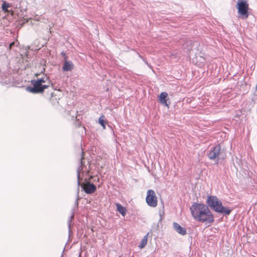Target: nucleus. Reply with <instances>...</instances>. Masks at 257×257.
I'll return each mask as SVG.
<instances>
[{
	"mask_svg": "<svg viewBox=\"0 0 257 257\" xmlns=\"http://www.w3.org/2000/svg\"><path fill=\"white\" fill-rule=\"evenodd\" d=\"M81 122H78V126H80L81 125Z\"/></svg>",
	"mask_w": 257,
	"mask_h": 257,
	"instance_id": "19",
	"label": "nucleus"
},
{
	"mask_svg": "<svg viewBox=\"0 0 257 257\" xmlns=\"http://www.w3.org/2000/svg\"><path fill=\"white\" fill-rule=\"evenodd\" d=\"M146 201L147 204L152 207H156L158 205V199L155 191L149 190L147 193Z\"/></svg>",
	"mask_w": 257,
	"mask_h": 257,
	"instance_id": "6",
	"label": "nucleus"
},
{
	"mask_svg": "<svg viewBox=\"0 0 257 257\" xmlns=\"http://www.w3.org/2000/svg\"><path fill=\"white\" fill-rule=\"evenodd\" d=\"M236 5L238 13L241 16L242 19H247L248 17V5L246 1L238 0Z\"/></svg>",
	"mask_w": 257,
	"mask_h": 257,
	"instance_id": "4",
	"label": "nucleus"
},
{
	"mask_svg": "<svg viewBox=\"0 0 257 257\" xmlns=\"http://www.w3.org/2000/svg\"><path fill=\"white\" fill-rule=\"evenodd\" d=\"M10 7H11V5L9 3H7L6 2H4V3L2 5V9L5 12L8 13L9 10H8V8H9Z\"/></svg>",
	"mask_w": 257,
	"mask_h": 257,
	"instance_id": "14",
	"label": "nucleus"
},
{
	"mask_svg": "<svg viewBox=\"0 0 257 257\" xmlns=\"http://www.w3.org/2000/svg\"><path fill=\"white\" fill-rule=\"evenodd\" d=\"M59 98H57L56 96H54L53 95V93H52L51 94V98H50V101L53 103V104H55L56 103H58L59 102Z\"/></svg>",
	"mask_w": 257,
	"mask_h": 257,
	"instance_id": "15",
	"label": "nucleus"
},
{
	"mask_svg": "<svg viewBox=\"0 0 257 257\" xmlns=\"http://www.w3.org/2000/svg\"><path fill=\"white\" fill-rule=\"evenodd\" d=\"M148 234H147L146 235H145L143 237V238L141 240L140 244L139 245V247L140 248H143L146 245L147 242H148Z\"/></svg>",
	"mask_w": 257,
	"mask_h": 257,
	"instance_id": "11",
	"label": "nucleus"
},
{
	"mask_svg": "<svg viewBox=\"0 0 257 257\" xmlns=\"http://www.w3.org/2000/svg\"><path fill=\"white\" fill-rule=\"evenodd\" d=\"M168 93L166 92H162L159 96L158 101L162 104L169 107L170 103H168Z\"/></svg>",
	"mask_w": 257,
	"mask_h": 257,
	"instance_id": "8",
	"label": "nucleus"
},
{
	"mask_svg": "<svg viewBox=\"0 0 257 257\" xmlns=\"http://www.w3.org/2000/svg\"><path fill=\"white\" fill-rule=\"evenodd\" d=\"M77 178L78 184L80 185L81 187L86 194H92L96 191V186L93 184L90 183L89 182L82 183L80 184V173L79 172H78Z\"/></svg>",
	"mask_w": 257,
	"mask_h": 257,
	"instance_id": "7",
	"label": "nucleus"
},
{
	"mask_svg": "<svg viewBox=\"0 0 257 257\" xmlns=\"http://www.w3.org/2000/svg\"><path fill=\"white\" fill-rule=\"evenodd\" d=\"M115 205L116 207L117 211L119 212L122 216H124L126 214V209L119 203H116Z\"/></svg>",
	"mask_w": 257,
	"mask_h": 257,
	"instance_id": "10",
	"label": "nucleus"
},
{
	"mask_svg": "<svg viewBox=\"0 0 257 257\" xmlns=\"http://www.w3.org/2000/svg\"><path fill=\"white\" fill-rule=\"evenodd\" d=\"M207 203L214 211L221 213L223 215H229L232 209L228 207H224L222 202L215 196H208Z\"/></svg>",
	"mask_w": 257,
	"mask_h": 257,
	"instance_id": "3",
	"label": "nucleus"
},
{
	"mask_svg": "<svg viewBox=\"0 0 257 257\" xmlns=\"http://www.w3.org/2000/svg\"><path fill=\"white\" fill-rule=\"evenodd\" d=\"M178 233L184 235L186 234V229L178 224Z\"/></svg>",
	"mask_w": 257,
	"mask_h": 257,
	"instance_id": "13",
	"label": "nucleus"
},
{
	"mask_svg": "<svg viewBox=\"0 0 257 257\" xmlns=\"http://www.w3.org/2000/svg\"><path fill=\"white\" fill-rule=\"evenodd\" d=\"M65 56V61L63 66V70L64 71H71L74 68V65L71 61H67V57L64 54Z\"/></svg>",
	"mask_w": 257,
	"mask_h": 257,
	"instance_id": "9",
	"label": "nucleus"
},
{
	"mask_svg": "<svg viewBox=\"0 0 257 257\" xmlns=\"http://www.w3.org/2000/svg\"><path fill=\"white\" fill-rule=\"evenodd\" d=\"M32 86H28L26 90L33 93H43L45 89L52 85V83L47 75L41 78L31 81Z\"/></svg>",
	"mask_w": 257,
	"mask_h": 257,
	"instance_id": "2",
	"label": "nucleus"
},
{
	"mask_svg": "<svg viewBox=\"0 0 257 257\" xmlns=\"http://www.w3.org/2000/svg\"><path fill=\"white\" fill-rule=\"evenodd\" d=\"M191 49V47L190 46L187 49V51L188 52V51H190Z\"/></svg>",
	"mask_w": 257,
	"mask_h": 257,
	"instance_id": "18",
	"label": "nucleus"
},
{
	"mask_svg": "<svg viewBox=\"0 0 257 257\" xmlns=\"http://www.w3.org/2000/svg\"><path fill=\"white\" fill-rule=\"evenodd\" d=\"M15 44V42H13L12 43H11L10 45H9V50H11L13 47V46H14Z\"/></svg>",
	"mask_w": 257,
	"mask_h": 257,
	"instance_id": "17",
	"label": "nucleus"
},
{
	"mask_svg": "<svg viewBox=\"0 0 257 257\" xmlns=\"http://www.w3.org/2000/svg\"><path fill=\"white\" fill-rule=\"evenodd\" d=\"M193 217L197 221L206 224L214 222V216L208 206L203 203H194L190 207Z\"/></svg>",
	"mask_w": 257,
	"mask_h": 257,
	"instance_id": "1",
	"label": "nucleus"
},
{
	"mask_svg": "<svg viewBox=\"0 0 257 257\" xmlns=\"http://www.w3.org/2000/svg\"><path fill=\"white\" fill-rule=\"evenodd\" d=\"M105 116L104 115H101L99 119H98V122L100 123V124L103 127V129L105 128V120H104Z\"/></svg>",
	"mask_w": 257,
	"mask_h": 257,
	"instance_id": "12",
	"label": "nucleus"
},
{
	"mask_svg": "<svg viewBox=\"0 0 257 257\" xmlns=\"http://www.w3.org/2000/svg\"><path fill=\"white\" fill-rule=\"evenodd\" d=\"M174 227H177L176 225H177V224L176 223H174Z\"/></svg>",
	"mask_w": 257,
	"mask_h": 257,
	"instance_id": "20",
	"label": "nucleus"
},
{
	"mask_svg": "<svg viewBox=\"0 0 257 257\" xmlns=\"http://www.w3.org/2000/svg\"><path fill=\"white\" fill-rule=\"evenodd\" d=\"M221 154V147L218 144L210 149L207 156L210 160L215 161L217 163Z\"/></svg>",
	"mask_w": 257,
	"mask_h": 257,
	"instance_id": "5",
	"label": "nucleus"
},
{
	"mask_svg": "<svg viewBox=\"0 0 257 257\" xmlns=\"http://www.w3.org/2000/svg\"><path fill=\"white\" fill-rule=\"evenodd\" d=\"M191 43V41H187L186 42L184 43L183 44V48L184 49H185L186 48V46H188L189 45H190Z\"/></svg>",
	"mask_w": 257,
	"mask_h": 257,
	"instance_id": "16",
	"label": "nucleus"
}]
</instances>
